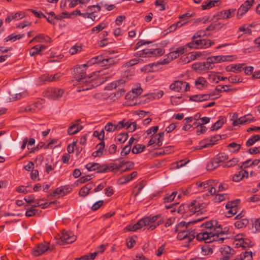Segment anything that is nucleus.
<instances>
[{
    "label": "nucleus",
    "instance_id": "obj_1",
    "mask_svg": "<svg viewBox=\"0 0 260 260\" xmlns=\"http://www.w3.org/2000/svg\"><path fill=\"white\" fill-rule=\"evenodd\" d=\"M205 229L196 235V238L199 241H204L205 243H211L213 241H218L222 243L224 238H219L218 235L225 234L220 224L216 220H210L203 223L201 226Z\"/></svg>",
    "mask_w": 260,
    "mask_h": 260
},
{
    "label": "nucleus",
    "instance_id": "obj_2",
    "mask_svg": "<svg viewBox=\"0 0 260 260\" xmlns=\"http://www.w3.org/2000/svg\"><path fill=\"white\" fill-rule=\"evenodd\" d=\"M86 64H82L74 69V78L79 84H84L85 86L82 90H88L97 87L104 82V81H98L96 74L95 73L90 75L86 76L85 72Z\"/></svg>",
    "mask_w": 260,
    "mask_h": 260
},
{
    "label": "nucleus",
    "instance_id": "obj_3",
    "mask_svg": "<svg viewBox=\"0 0 260 260\" xmlns=\"http://www.w3.org/2000/svg\"><path fill=\"white\" fill-rule=\"evenodd\" d=\"M165 53V50L162 48H155L152 46L151 48L144 49L138 51L134 54V56L138 58L153 57L156 56H161Z\"/></svg>",
    "mask_w": 260,
    "mask_h": 260
},
{
    "label": "nucleus",
    "instance_id": "obj_4",
    "mask_svg": "<svg viewBox=\"0 0 260 260\" xmlns=\"http://www.w3.org/2000/svg\"><path fill=\"white\" fill-rule=\"evenodd\" d=\"M206 205L204 204H201L198 201L194 200L188 205H185V208H186V215H191L194 214L197 212H199L202 209L205 208Z\"/></svg>",
    "mask_w": 260,
    "mask_h": 260
},
{
    "label": "nucleus",
    "instance_id": "obj_5",
    "mask_svg": "<svg viewBox=\"0 0 260 260\" xmlns=\"http://www.w3.org/2000/svg\"><path fill=\"white\" fill-rule=\"evenodd\" d=\"M169 89L176 92L187 91L190 90V85L185 81L177 80L170 85Z\"/></svg>",
    "mask_w": 260,
    "mask_h": 260
},
{
    "label": "nucleus",
    "instance_id": "obj_6",
    "mask_svg": "<svg viewBox=\"0 0 260 260\" xmlns=\"http://www.w3.org/2000/svg\"><path fill=\"white\" fill-rule=\"evenodd\" d=\"M177 238L179 240L187 239L188 242L191 241L196 237L194 230H182L177 232Z\"/></svg>",
    "mask_w": 260,
    "mask_h": 260
},
{
    "label": "nucleus",
    "instance_id": "obj_7",
    "mask_svg": "<svg viewBox=\"0 0 260 260\" xmlns=\"http://www.w3.org/2000/svg\"><path fill=\"white\" fill-rule=\"evenodd\" d=\"M59 240L58 242L60 244H70L76 240V236L71 232L63 231Z\"/></svg>",
    "mask_w": 260,
    "mask_h": 260
},
{
    "label": "nucleus",
    "instance_id": "obj_8",
    "mask_svg": "<svg viewBox=\"0 0 260 260\" xmlns=\"http://www.w3.org/2000/svg\"><path fill=\"white\" fill-rule=\"evenodd\" d=\"M63 93V89L51 88L44 93V95L50 99L55 100L61 98Z\"/></svg>",
    "mask_w": 260,
    "mask_h": 260
},
{
    "label": "nucleus",
    "instance_id": "obj_9",
    "mask_svg": "<svg viewBox=\"0 0 260 260\" xmlns=\"http://www.w3.org/2000/svg\"><path fill=\"white\" fill-rule=\"evenodd\" d=\"M221 139V136L219 135H216L211 137L210 138L202 140L200 144H204L200 148H198L199 150H201L203 148H208L213 146L216 144V142Z\"/></svg>",
    "mask_w": 260,
    "mask_h": 260
},
{
    "label": "nucleus",
    "instance_id": "obj_10",
    "mask_svg": "<svg viewBox=\"0 0 260 260\" xmlns=\"http://www.w3.org/2000/svg\"><path fill=\"white\" fill-rule=\"evenodd\" d=\"M222 257L219 260H229L235 254V251L229 246L224 245L221 248Z\"/></svg>",
    "mask_w": 260,
    "mask_h": 260
},
{
    "label": "nucleus",
    "instance_id": "obj_11",
    "mask_svg": "<svg viewBox=\"0 0 260 260\" xmlns=\"http://www.w3.org/2000/svg\"><path fill=\"white\" fill-rule=\"evenodd\" d=\"M235 11V9L221 11L214 15V17L217 20L229 19L234 16Z\"/></svg>",
    "mask_w": 260,
    "mask_h": 260
},
{
    "label": "nucleus",
    "instance_id": "obj_12",
    "mask_svg": "<svg viewBox=\"0 0 260 260\" xmlns=\"http://www.w3.org/2000/svg\"><path fill=\"white\" fill-rule=\"evenodd\" d=\"M254 0H246L238 9L237 11V17L240 18L244 15L251 8Z\"/></svg>",
    "mask_w": 260,
    "mask_h": 260
},
{
    "label": "nucleus",
    "instance_id": "obj_13",
    "mask_svg": "<svg viewBox=\"0 0 260 260\" xmlns=\"http://www.w3.org/2000/svg\"><path fill=\"white\" fill-rule=\"evenodd\" d=\"M213 66L207 59L206 62H197L192 64V68L197 72H201L207 70L212 69Z\"/></svg>",
    "mask_w": 260,
    "mask_h": 260
},
{
    "label": "nucleus",
    "instance_id": "obj_14",
    "mask_svg": "<svg viewBox=\"0 0 260 260\" xmlns=\"http://www.w3.org/2000/svg\"><path fill=\"white\" fill-rule=\"evenodd\" d=\"M49 247L47 243H40L32 249V254L35 256H38L49 250Z\"/></svg>",
    "mask_w": 260,
    "mask_h": 260
},
{
    "label": "nucleus",
    "instance_id": "obj_15",
    "mask_svg": "<svg viewBox=\"0 0 260 260\" xmlns=\"http://www.w3.org/2000/svg\"><path fill=\"white\" fill-rule=\"evenodd\" d=\"M61 75L60 74L57 73L53 75H43L39 78V83L43 84L45 81L53 82L57 81L59 80Z\"/></svg>",
    "mask_w": 260,
    "mask_h": 260
},
{
    "label": "nucleus",
    "instance_id": "obj_16",
    "mask_svg": "<svg viewBox=\"0 0 260 260\" xmlns=\"http://www.w3.org/2000/svg\"><path fill=\"white\" fill-rule=\"evenodd\" d=\"M195 44H196L197 48H206L213 45L214 43L209 40L199 39L196 40Z\"/></svg>",
    "mask_w": 260,
    "mask_h": 260
},
{
    "label": "nucleus",
    "instance_id": "obj_17",
    "mask_svg": "<svg viewBox=\"0 0 260 260\" xmlns=\"http://www.w3.org/2000/svg\"><path fill=\"white\" fill-rule=\"evenodd\" d=\"M204 218L199 219L196 220L190 221L188 222H186L185 221H181L179 223H178L175 227V232H177L182 230H188V225L190 223H196L199 221H202Z\"/></svg>",
    "mask_w": 260,
    "mask_h": 260
},
{
    "label": "nucleus",
    "instance_id": "obj_18",
    "mask_svg": "<svg viewBox=\"0 0 260 260\" xmlns=\"http://www.w3.org/2000/svg\"><path fill=\"white\" fill-rule=\"evenodd\" d=\"M146 225V221H144V218H143L139 220L136 224L134 225L129 224L127 225L125 229L127 231L134 232Z\"/></svg>",
    "mask_w": 260,
    "mask_h": 260
},
{
    "label": "nucleus",
    "instance_id": "obj_19",
    "mask_svg": "<svg viewBox=\"0 0 260 260\" xmlns=\"http://www.w3.org/2000/svg\"><path fill=\"white\" fill-rule=\"evenodd\" d=\"M83 128L82 125L78 122L72 123L68 129V134L69 135H73L78 133Z\"/></svg>",
    "mask_w": 260,
    "mask_h": 260
},
{
    "label": "nucleus",
    "instance_id": "obj_20",
    "mask_svg": "<svg viewBox=\"0 0 260 260\" xmlns=\"http://www.w3.org/2000/svg\"><path fill=\"white\" fill-rule=\"evenodd\" d=\"M185 52V47H178L176 50L171 52L168 54V58L171 60L176 59Z\"/></svg>",
    "mask_w": 260,
    "mask_h": 260
},
{
    "label": "nucleus",
    "instance_id": "obj_21",
    "mask_svg": "<svg viewBox=\"0 0 260 260\" xmlns=\"http://www.w3.org/2000/svg\"><path fill=\"white\" fill-rule=\"evenodd\" d=\"M142 91L143 89L140 86L134 88L132 89V93H127L125 96V98L126 99H130L132 98V100H134V99L137 98L138 95L141 94Z\"/></svg>",
    "mask_w": 260,
    "mask_h": 260
},
{
    "label": "nucleus",
    "instance_id": "obj_22",
    "mask_svg": "<svg viewBox=\"0 0 260 260\" xmlns=\"http://www.w3.org/2000/svg\"><path fill=\"white\" fill-rule=\"evenodd\" d=\"M220 3V1L218 0L205 1L202 4V8L203 10L209 9L213 7L219 5Z\"/></svg>",
    "mask_w": 260,
    "mask_h": 260
},
{
    "label": "nucleus",
    "instance_id": "obj_23",
    "mask_svg": "<svg viewBox=\"0 0 260 260\" xmlns=\"http://www.w3.org/2000/svg\"><path fill=\"white\" fill-rule=\"evenodd\" d=\"M248 173L247 171L242 170L238 174H235L233 177V180L235 182H239L244 177L248 178Z\"/></svg>",
    "mask_w": 260,
    "mask_h": 260
},
{
    "label": "nucleus",
    "instance_id": "obj_24",
    "mask_svg": "<svg viewBox=\"0 0 260 260\" xmlns=\"http://www.w3.org/2000/svg\"><path fill=\"white\" fill-rule=\"evenodd\" d=\"M244 64H231L227 66L225 70L227 72H232L235 73L240 72L242 69Z\"/></svg>",
    "mask_w": 260,
    "mask_h": 260
},
{
    "label": "nucleus",
    "instance_id": "obj_25",
    "mask_svg": "<svg viewBox=\"0 0 260 260\" xmlns=\"http://www.w3.org/2000/svg\"><path fill=\"white\" fill-rule=\"evenodd\" d=\"M216 157H214L210 160V161L207 164L206 169L208 171H213L215 168H217L220 164Z\"/></svg>",
    "mask_w": 260,
    "mask_h": 260
},
{
    "label": "nucleus",
    "instance_id": "obj_26",
    "mask_svg": "<svg viewBox=\"0 0 260 260\" xmlns=\"http://www.w3.org/2000/svg\"><path fill=\"white\" fill-rule=\"evenodd\" d=\"M138 173L136 171H134L132 173L127 175V176L122 177L119 179V180H124V181H122L120 182V184H124L131 180H132L134 178H135L137 175Z\"/></svg>",
    "mask_w": 260,
    "mask_h": 260
},
{
    "label": "nucleus",
    "instance_id": "obj_27",
    "mask_svg": "<svg viewBox=\"0 0 260 260\" xmlns=\"http://www.w3.org/2000/svg\"><path fill=\"white\" fill-rule=\"evenodd\" d=\"M195 85L198 89H201L207 85V81L204 77H200L196 81Z\"/></svg>",
    "mask_w": 260,
    "mask_h": 260
},
{
    "label": "nucleus",
    "instance_id": "obj_28",
    "mask_svg": "<svg viewBox=\"0 0 260 260\" xmlns=\"http://www.w3.org/2000/svg\"><path fill=\"white\" fill-rule=\"evenodd\" d=\"M98 254V252H94L93 253L82 256L79 258H75V260H93Z\"/></svg>",
    "mask_w": 260,
    "mask_h": 260
},
{
    "label": "nucleus",
    "instance_id": "obj_29",
    "mask_svg": "<svg viewBox=\"0 0 260 260\" xmlns=\"http://www.w3.org/2000/svg\"><path fill=\"white\" fill-rule=\"evenodd\" d=\"M254 120V117L251 115H246L238 118L239 123L240 124H245Z\"/></svg>",
    "mask_w": 260,
    "mask_h": 260
},
{
    "label": "nucleus",
    "instance_id": "obj_30",
    "mask_svg": "<svg viewBox=\"0 0 260 260\" xmlns=\"http://www.w3.org/2000/svg\"><path fill=\"white\" fill-rule=\"evenodd\" d=\"M216 182H215V180H207V181L203 182H197V185L198 186V187H203L205 188H207L210 186L216 185Z\"/></svg>",
    "mask_w": 260,
    "mask_h": 260
},
{
    "label": "nucleus",
    "instance_id": "obj_31",
    "mask_svg": "<svg viewBox=\"0 0 260 260\" xmlns=\"http://www.w3.org/2000/svg\"><path fill=\"white\" fill-rule=\"evenodd\" d=\"M249 223V220L246 218L242 219L240 220L237 221L234 225L238 229H241L245 227Z\"/></svg>",
    "mask_w": 260,
    "mask_h": 260
},
{
    "label": "nucleus",
    "instance_id": "obj_32",
    "mask_svg": "<svg viewBox=\"0 0 260 260\" xmlns=\"http://www.w3.org/2000/svg\"><path fill=\"white\" fill-rule=\"evenodd\" d=\"M260 140V136L258 135H254L252 137L249 138L246 142V145L247 147H250L253 145L256 142Z\"/></svg>",
    "mask_w": 260,
    "mask_h": 260
},
{
    "label": "nucleus",
    "instance_id": "obj_33",
    "mask_svg": "<svg viewBox=\"0 0 260 260\" xmlns=\"http://www.w3.org/2000/svg\"><path fill=\"white\" fill-rule=\"evenodd\" d=\"M24 36V34H20V35H15L14 34H12L9 36H8L7 38L5 39V40L6 42H8L9 41H15L16 40H19L21 38H22Z\"/></svg>",
    "mask_w": 260,
    "mask_h": 260
},
{
    "label": "nucleus",
    "instance_id": "obj_34",
    "mask_svg": "<svg viewBox=\"0 0 260 260\" xmlns=\"http://www.w3.org/2000/svg\"><path fill=\"white\" fill-rule=\"evenodd\" d=\"M160 217V214L156 215L155 216L151 217L147 216L144 217V221H146V225H148L150 223H153L156 221Z\"/></svg>",
    "mask_w": 260,
    "mask_h": 260
},
{
    "label": "nucleus",
    "instance_id": "obj_35",
    "mask_svg": "<svg viewBox=\"0 0 260 260\" xmlns=\"http://www.w3.org/2000/svg\"><path fill=\"white\" fill-rule=\"evenodd\" d=\"M145 149V146L141 144L136 145L132 149V153L133 154H138L143 152Z\"/></svg>",
    "mask_w": 260,
    "mask_h": 260
},
{
    "label": "nucleus",
    "instance_id": "obj_36",
    "mask_svg": "<svg viewBox=\"0 0 260 260\" xmlns=\"http://www.w3.org/2000/svg\"><path fill=\"white\" fill-rule=\"evenodd\" d=\"M109 171V167L108 165L103 164L101 165L98 163V166L97 168V173H106Z\"/></svg>",
    "mask_w": 260,
    "mask_h": 260
},
{
    "label": "nucleus",
    "instance_id": "obj_37",
    "mask_svg": "<svg viewBox=\"0 0 260 260\" xmlns=\"http://www.w3.org/2000/svg\"><path fill=\"white\" fill-rule=\"evenodd\" d=\"M177 194V191H173L170 195L167 194L164 198V203H167L173 201Z\"/></svg>",
    "mask_w": 260,
    "mask_h": 260
},
{
    "label": "nucleus",
    "instance_id": "obj_38",
    "mask_svg": "<svg viewBox=\"0 0 260 260\" xmlns=\"http://www.w3.org/2000/svg\"><path fill=\"white\" fill-rule=\"evenodd\" d=\"M104 59V57L103 55L96 56L92 58L90 60L91 63H100L102 66L103 64V59Z\"/></svg>",
    "mask_w": 260,
    "mask_h": 260
},
{
    "label": "nucleus",
    "instance_id": "obj_39",
    "mask_svg": "<svg viewBox=\"0 0 260 260\" xmlns=\"http://www.w3.org/2000/svg\"><path fill=\"white\" fill-rule=\"evenodd\" d=\"M240 202V200L239 199H236L235 200L229 202L225 205V208L228 209L229 208H237V206Z\"/></svg>",
    "mask_w": 260,
    "mask_h": 260
},
{
    "label": "nucleus",
    "instance_id": "obj_40",
    "mask_svg": "<svg viewBox=\"0 0 260 260\" xmlns=\"http://www.w3.org/2000/svg\"><path fill=\"white\" fill-rule=\"evenodd\" d=\"M128 137L127 133H121L117 137V141L119 143H123L127 140Z\"/></svg>",
    "mask_w": 260,
    "mask_h": 260
},
{
    "label": "nucleus",
    "instance_id": "obj_41",
    "mask_svg": "<svg viewBox=\"0 0 260 260\" xmlns=\"http://www.w3.org/2000/svg\"><path fill=\"white\" fill-rule=\"evenodd\" d=\"M101 7L99 5L89 6L87 8V11L93 14L94 12H99Z\"/></svg>",
    "mask_w": 260,
    "mask_h": 260
},
{
    "label": "nucleus",
    "instance_id": "obj_42",
    "mask_svg": "<svg viewBox=\"0 0 260 260\" xmlns=\"http://www.w3.org/2000/svg\"><path fill=\"white\" fill-rule=\"evenodd\" d=\"M143 61L142 58H136L130 60L125 63V67H129L137 64L138 63Z\"/></svg>",
    "mask_w": 260,
    "mask_h": 260
},
{
    "label": "nucleus",
    "instance_id": "obj_43",
    "mask_svg": "<svg viewBox=\"0 0 260 260\" xmlns=\"http://www.w3.org/2000/svg\"><path fill=\"white\" fill-rule=\"evenodd\" d=\"M91 179V175H87L81 177L80 179L77 180L76 182L77 185L84 183Z\"/></svg>",
    "mask_w": 260,
    "mask_h": 260
},
{
    "label": "nucleus",
    "instance_id": "obj_44",
    "mask_svg": "<svg viewBox=\"0 0 260 260\" xmlns=\"http://www.w3.org/2000/svg\"><path fill=\"white\" fill-rule=\"evenodd\" d=\"M29 54L30 56H33L36 54H41L39 45H37L32 47L29 51Z\"/></svg>",
    "mask_w": 260,
    "mask_h": 260
},
{
    "label": "nucleus",
    "instance_id": "obj_45",
    "mask_svg": "<svg viewBox=\"0 0 260 260\" xmlns=\"http://www.w3.org/2000/svg\"><path fill=\"white\" fill-rule=\"evenodd\" d=\"M230 85H218L216 87V90L218 92H221L222 91L224 92H229L231 91L232 89L229 88Z\"/></svg>",
    "mask_w": 260,
    "mask_h": 260
},
{
    "label": "nucleus",
    "instance_id": "obj_46",
    "mask_svg": "<svg viewBox=\"0 0 260 260\" xmlns=\"http://www.w3.org/2000/svg\"><path fill=\"white\" fill-rule=\"evenodd\" d=\"M38 210H37L34 208V207H31L30 209H27L25 212V215L27 217H31L36 215V214H38Z\"/></svg>",
    "mask_w": 260,
    "mask_h": 260
},
{
    "label": "nucleus",
    "instance_id": "obj_47",
    "mask_svg": "<svg viewBox=\"0 0 260 260\" xmlns=\"http://www.w3.org/2000/svg\"><path fill=\"white\" fill-rule=\"evenodd\" d=\"M104 129L108 132H113L117 129V126H115V125L111 122H108L105 126Z\"/></svg>",
    "mask_w": 260,
    "mask_h": 260
},
{
    "label": "nucleus",
    "instance_id": "obj_48",
    "mask_svg": "<svg viewBox=\"0 0 260 260\" xmlns=\"http://www.w3.org/2000/svg\"><path fill=\"white\" fill-rule=\"evenodd\" d=\"M164 95V91L162 90H159L157 92L148 94L149 98L152 99H159Z\"/></svg>",
    "mask_w": 260,
    "mask_h": 260
},
{
    "label": "nucleus",
    "instance_id": "obj_49",
    "mask_svg": "<svg viewBox=\"0 0 260 260\" xmlns=\"http://www.w3.org/2000/svg\"><path fill=\"white\" fill-rule=\"evenodd\" d=\"M229 81L232 83H237L242 82V79L238 76H230L228 78Z\"/></svg>",
    "mask_w": 260,
    "mask_h": 260
},
{
    "label": "nucleus",
    "instance_id": "obj_50",
    "mask_svg": "<svg viewBox=\"0 0 260 260\" xmlns=\"http://www.w3.org/2000/svg\"><path fill=\"white\" fill-rule=\"evenodd\" d=\"M220 55L214 56L207 58V60L210 61V63L212 66L215 63L220 62Z\"/></svg>",
    "mask_w": 260,
    "mask_h": 260
},
{
    "label": "nucleus",
    "instance_id": "obj_51",
    "mask_svg": "<svg viewBox=\"0 0 260 260\" xmlns=\"http://www.w3.org/2000/svg\"><path fill=\"white\" fill-rule=\"evenodd\" d=\"M215 157L217 158V160H219L218 161L219 164L220 162H224L229 159L228 155L223 153H219Z\"/></svg>",
    "mask_w": 260,
    "mask_h": 260
},
{
    "label": "nucleus",
    "instance_id": "obj_52",
    "mask_svg": "<svg viewBox=\"0 0 260 260\" xmlns=\"http://www.w3.org/2000/svg\"><path fill=\"white\" fill-rule=\"evenodd\" d=\"M98 166V163L94 162V163H88L86 166V168L89 171H97V168Z\"/></svg>",
    "mask_w": 260,
    "mask_h": 260
},
{
    "label": "nucleus",
    "instance_id": "obj_53",
    "mask_svg": "<svg viewBox=\"0 0 260 260\" xmlns=\"http://www.w3.org/2000/svg\"><path fill=\"white\" fill-rule=\"evenodd\" d=\"M81 46L75 45L71 47L69 50V52L71 55H74L78 52L81 51Z\"/></svg>",
    "mask_w": 260,
    "mask_h": 260
},
{
    "label": "nucleus",
    "instance_id": "obj_54",
    "mask_svg": "<svg viewBox=\"0 0 260 260\" xmlns=\"http://www.w3.org/2000/svg\"><path fill=\"white\" fill-rule=\"evenodd\" d=\"M239 245L241 247L245 248L246 247H251L253 246V244L249 240L246 239L244 240L242 239V242L240 243Z\"/></svg>",
    "mask_w": 260,
    "mask_h": 260
},
{
    "label": "nucleus",
    "instance_id": "obj_55",
    "mask_svg": "<svg viewBox=\"0 0 260 260\" xmlns=\"http://www.w3.org/2000/svg\"><path fill=\"white\" fill-rule=\"evenodd\" d=\"M39 39L43 40L45 42H50L51 41V39L50 37L44 35H40L39 36H36L33 38V40H39Z\"/></svg>",
    "mask_w": 260,
    "mask_h": 260
},
{
    "label": "nucleus",
    "instance_id": "obj_56",
    "mask_svg": "<svg viewBox=\"0 0 260 260\" xmlns=\"http://www.w3.org/2000/svg\"><path fill=\"white\" fill-rule=\"evenodd\" d=\"M102 66H110L114 64L115 61L114 58L110 57L108 58H104L102 60Z\"/></svg>",
    "mask_w": 260,
    "mask_h": 260
},
{
    "label": "nucleus",
    "instance_id": "obj_57",
    "mask_svg": "<svg viewBox=\"0 0 260 260\" xmlns=\"http://www.w3.org/2000/svg\"><path fill=\"white\" fill-rule=\"evenodd\" d=\"M117 150V146L115 144L111 145L108 148L105 150V151H108L110 155L115 153Z\"/></svg>",
    "mask_w": 260,
    "mask_h": 260
},
{
    "label": "nucleus",
    "instance_id": "obj_58",
    "mask_svg": "<svg viewBox=\"0 0 260 260\" xmlns=\"http://www.w3.org/2000/svg\"><path fill=\"white\" fill-rule=\"evenodd\" d=\"M228 147L233 148L234 152H238L240 149L241 145L236 143L232 142L228 145Z\"/></svg>",
    "mask_w": 260,
    "mask_h": 260
},
{
    "label": "nucleus",
    "instance_id": "obj_59",
    "mask_svg": "<svg viewBox=\"0 0 260 260\" xmlns=\"http://www.w3.org/2000/svg\"><path fill=\"white\" fill-rule=\"evenodd\" d=\"M189 101L196 102H203L201 94L193 95L189 96Z\"/></svg>",
    "mask_w": 260,
    "mask_h": 260
},
{
    "label": "nucleus",
    "instance_id": "obj_60",
    "mask_svg": "<svg viewBox=\"0 0 260 260\" xmlns=\"http://www.w3.org/2000/svg\"><path fill=\"white\" fill-rule=\"evenodd\" d=\"M212 252V249L211 248H210L207 246H203L202 247V253L203 255H207L209 253Z\"/></svg>",
    "mask_w": 260,
    "mask_h": 260
},
{
    "label": "nucleus",
    "instance_id": "obj_61",
    "mask_svg": "<svg viewBox=\"0 0 260 260\" xmlns=\"http://www.w3.org/2000/svg\"><path fill=\"white\" fill-rule=\"evenodd\" d=\"M105 142L104 141H101V142L99 143L96 146V148L97 149V150L101 152L102 154H103L104 151L105 149Z\"/></svg>",
    "mask_w": 260,
    "mask_h": 260
},
{
    "label": "nucleus",
    "instance_id": "obj_62",
    "mask_svg": "<svg viewBox=\"0 0 260 260\" xmlns=\"http://www.w3.org/2000/svg\"><path fill=\"white\" fill-rule=\"evenodd\" d=\"M131 147L126 145L125 147H124L122 149V151L120 153V155L121 156H125L128 154L131 151Z\"/></svg>",
    "mask_w": 260,
    "mask_h": 260
},
{
    "label": "nucleus",
    "instance_id": "obj_63",
    "mask_svg": "<svg viewBox=\"0 0 260 260\" xmlns=\"http://www.w3.org/2000/svg\"><path fill=\"white\" fill-rule=\"evenodd\" d=\"M103 203H104V202L103 200H101V201H99L96 202L91 207V210L92 211L97 210L103 205Z\"/></svg>",
    "mask_w": 260,
    "mask_h": 260
},
{
    "label": "nucleus",
    "instance_id": "obj_64",
    "mask_svg": "<svg viewBox=\"0 0 260 260\" xmlns=\"http://www.w3.org/2000/svg\"><path fill=\"white\" fill-rule=\"evenodd\" d=\"M105 27V25L103 23H100V24L98 25L97 26L93 27L91 29L92 32H99L101 30H102L103 29H104Z\"/></svg>",
    "mask_w": 260,
    "mask_h": 260
}]
</instances>
